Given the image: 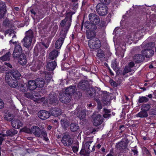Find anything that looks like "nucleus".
<instances>
[{
    "label": "nucleus",
    "instance_id": "obj_31",
    "mask_svg": "<svg viewBox=\"0 0 156 156\" xmlns=\"http://www.w3.org/2000/svg\"><path fill=\"white\" fill-rule=\"evenodd\" d=\"M27 87L30 90H33L35 89L37 87L35 80H30L29 81Z\"/></svg>",
    "mask_w": 156,
    "mask_h": 156
},
{
    "label": "nucleus",
    "instance_id": "obj_11",
    "mask_svg": "<svg viewBox=\"0 0 156 156\" xmlns=\"http://www.w3.org/2000/svg\"><path fill=\"white\" fill-rule=\"evenodd\" d=\"M89 18L91 23L97 27L100 22L99 16L94 13H90L89 15Z\"/></svg>",
    "mask_w": 156,
    "mask_h": 156
},
{
    "label": "nucleus",
    "instance_id": "obj_9",
    "mask_svg": "<svg viewBox=\"0 0 156 156\" xmlns=\"http://www.w3.org/2000/svg\"><path fill=\"white\" fill-rule=\"evenodd\" d=\"M61 141L65 146L69 147L72 144L73 140L70 135L66 134L62 137Z\"/></svg>",
    "mask_w": 156,
    "mask_h": 156
},
{
    "label": "nucleus",
    "instance_id": "obj_21",
    "mask_svg": "<svg viewBox=\"0 0 156 156\" xmlns=\"http://www.w3.org/2000/svg\"><path fill=\"white\" fill-rule=\"evenodd\" d=\"M60 122L62 128L65 130H67L69 126V121L66 119L64 118L61 119Z\"/></svg>",
    "mask_w": 156,
    "mask_h": 156
},
{
    "label": "nucleus",
    "instance_id": "obj_61",
    "mask_svg": "<svg viewBox=\"0 0 156 156\" xmlns=\"http://www.w3.org/2000/svg\"><path fill=\"white\" fill-rule=\"evenodd\" d=\"M39 50L37 47H35L34 49V56H37L38 55Z\"/></svg>",
    "mask_w": 156,
    "mask_h": 156
},
{
    "label": "nucleus",
    "instance_id": "obj_53",
    "mask_svg": "<svg viewBox=\"0 0 156 156\" xmlns=\"http://www.w3.org/2000/svg\"><path fill=\"white\" fill-rule=\"evenodd\" d=\"M99 98H96L95 100H94L96 101L97 103L98 106L97 108L98 109H101L102 108V106L101 105L100 100L99 99Z\"/></svg>",
    "mask_w": 156,
    "mask_h": 156
},
{
    "label": "nucleus",
    "instance_id": "obj_20",
    "mask_svg": "<svg viewBox=\"0 0 156 156\" xmlns=\"http://www.w3.org/2000/svg\"><path fill=\"white\" fill-rule=\"evenodd\" d=\"M133 58V61L136 63L142 62L145 58L144 55L140 54L135 55Z\"/></svg>",
    "mask_w": 156,
    "mask_h": 156
},
{
    "label": "nucleus",
    "instance_id": "obj_18",
    "mask_svg": "<svg viewBox=\"0 0 156 156\" xmlns=\"http://www.w3.org/2000/svg\"><path fill=\"white\" fill-rule=\"evenodd\" d=\"M142 54L147 58H150L154 53V50L151 49H145L141 51Z\"/></svg>",
    "mask_w": 156,
    "mask_h": 156
},
{
    "label": "nucleus",
    "instance_id": "obj_47",
    "mask_svg": "<svg viewBox=\"0 0 156 156\" xmlns=\"http://www.w3.org/2000/svg\"><path fill=\"white\" fill-rule=\"evenodd\" d=\"M151 108L150 105L148 104H145L143 105L141 107V110H144L147 112L149 111Z\"/></svg>",
    "mask_w": 156,
    "mask_h": 156
},
{
    "label": "nucleus",
    "instance_id": "obj_59",
    "mask_svg": "<svg viewBox=\"0 0 156 156\" xmlns=\"http://www.w3.org/2000/svg\"><path fill=\"white\" fill-rule=\"evenodd\" d=\"M109 83L112 86L115 87H116L118 86V84L116 82L114 81L113 80L111 79L109 81Z\"/></svg>",
    "mask_w": 156,
    "mask_h": 156
},
{
    "label": "nucleus",
    "instance_id": "obj_45",
    "mask_svg": "<svg viewBox=\"0 0 156 156\" xmlns=\"http://www.w3.org/2000/svg\"><path fill=\"white\" fill-rule=\"evenodd\" d=\"M3 24L4 26L10 27L12 26V22L9 21L8 19H6L3 22Z\"/></svg>",
    "mask_w": 156,
    "mask_h": 156
},
{
    "label": "nucleus",
    "instance_id": "obj_1",
    "mask_svg": "<svg viewBox=\"0 0 156 156\" xmlns=\"http://www.w3.org/2000/svg\"><path fill=\"white\" fill-rule=\"evenodd\" d=\"M74 12L70 11L68 12H66V17L65 18L62 20L60 22V25L62 27H64V29L69 30L72 22V15L75 13Z\"/></svg>",
    "mask_w": 156,
    "mask_h": 156
},
{
    "label": "nucleus",
    "instance_id": "obj_16",
    "mask_svg": "<svg viewBox=\"0 0 156 156\" xmlns=\"http://www.w3.org/2000/svg\"><path fill=\"white\" fill-rule=\"evenodd\" d=\"M11 125L15 129H19L23 126V123L18 119L14 118L11 122Z\"/></svg>",
    "mask_w": 156,
    "mask_h": 156
},
{
    "label": "nucleus",
    "instance_id": "obj_36",
    "mask_svg": "<svg viewBox=\"0 0 156 156\" xmlns=\"http://www.w3.org/2000/svg\"><path fill=\"white\" fill-rule=\"evenodd\" d=\"M80 155L84 156H89L90 154V151L83 147L80 152Z\"/></svg>",
    "mask_w": 156,
    "mask_h": 156
},
{
    "label": "nucleus",
    "instance_id": "obj_22",
    "mask_svg": "<svg viewBox=\"0 0 156 156\" xmlns=\"http://www.w3.org/2000/svg\"><path fill=\"white\" fill-rule=\"evenodd\" d=\"M6 10L5 3L0 2V18H2L6 14Z\"/></svg>",
    "mask_w": 156,
    "mask_h": 156
},
{
    "label": "nucleus",
    "instance_id": "obj_29",
    "mask_svg": "<svg viewBox=\"0 0 156 156\" xmlns=\"http://www.w3.org/2000/svg\"><path fill=\"white\" fill-rule=\"evenodd\" d=\"M19 63L22 65L23 66L27 63L26 57L24 54H23L18 58Z\"/></svg>",
    "mask_w": 156,
    "mask_h": 156
},
{
    "label": "nucleus",
    "instance_id": "obj_55",
    "mask_svg": "<svg viewBox=\"0 0 156 156\" xmlns=\"http://www.w3.org/2000/svg\"><path fill=\"white\" fill-rule=\"evenodd\" d=\"M14 50L19 51L20 52H22V47L21 45L19 44H17L15 46Z\"/></svg>",
    "mask_w": 156,
    "mask_h": 156
},
{
    "label": "nucleus",
    "instance_id": "obj_43",
    "mask_svg": "<svg viewBox=\"0 0 156 156\" xmlns=\"http://www.w3.org/2000/svg\"><path fill=\"white\" fill-rule=\"evenodd\" d=\"M9 85L11 87L13 88H16L18 86V83L17 80L13 79L11 82L9 83Z\"/></svg>",
    "mask_w": 156,
    "mask_h": 156
},
{
    "label": "nucleus",
    "instance_id": "obj_19",
    "mask_svg": "<svg viewBox=\"0 0 156 156\" xmlns=\"http://www.w3.org/2000/svg\"><path fill=\"white\" fill-rule=\"evenodd\" d=\"M41 129L39 127L34 126L31 128V134H33L36 136L40 137L41 133Z\"/></svg>",
    "mask_w": 156,
    "mask_h": 156
},
{
    "label": "nucleus",
    "instance_id": "obj_37",
    "mask_svg": "<svg viewBox=\"0 0 156 156\" xmlns=\"http://www.w3.org/2000/svg\"><path fill=\"white\" fill-rule=\"evenodd\" d=\"M148 115L147 112L144 110H142L139 112L136 115V117H139L140 118H146L147 117Z\"/></svg>",
    "mask_w": 156,
    "mask_h": 156
},
{
    "label": "nucleus",
    "instance_id": "obj_58",
    "mask_svg": "<svg viewBox=\"0 0 156 156\" xmlns=\"http://www.w3.org/2000/svg\"><path fill=\"white\" fill-rule=\"evenodd\" d=\"M5 81L8 84L10 83H9L11 82L12 80L13 79L12 77L11 76H7L5 77Z\"/></svg>",
    "mask_w": 156,
    "mask_h": 156
},
{
    "label": "nucleus",
    "instance_id": "obj_51",
    "mask_svg": "<svg viewBox=\"0 0 156 156\" xmlns=\"http://www.w3.org/2000/svg\"><path fill=\"white\" fill-rule=\"evenodd\" d=\"M139 98L138 102L140 103L147 102L148 101V99L145 97H139Z\"/></svg>",
    "mask_w": 156,
    "mask_h": 156
},
{
    "label": "nucleus",
    "instance_id": "obj_40",
    "mask_svg": "<svg viewBox=\"0 0 156 156\" xmlns=\"http://www.w3.org/2000/svg\"><path fill=\"white\" fill-rule=\"evenodd\" d=\"M11 55V53L8 52L4 55L0 57L1 60L3 61H9L10 59V56Z\"/></svg>",
    "mask_w": 156,
    "mask_h": 156
},
{
    "label": "nucleus",
    "instance_id": "obj_6",
    "mask_svg": "<svg viewBox=\"0 0 156 156\" xmlns=\"http://www.w3.org/2000/svg\"><path fill=\"white\" fill-rule=\"evenodd\" d=\"M71 97L65 93L64 91L59 93L58 98L60 101L62 103L66 104L70 102Z\"/></svg>",
    "mask_w": 156,
    "mask_h": 156
},
{
    "label": "nucleus",
    "instance_id": "obj_42",
    "mask_svg": "<svg viewBox=\"0 0 156 156\" xmlns=\"http://www.w3.org/2000/svg\"><path fill=\"white\" fill-rule=\"evenodd\" d=\"M25 37L32 39L34 37V33L31 30L27 31L25 33Z\"/></svg>",
    "mask_w": 156,
    "mask_h": 156
},
{
    "label": "nucleus",
    "instance_id": "obj_27",
    "mask_svg": "<svg viewBox=\"0 0 156 156\" xmlns=\"http://www.w3.org/2000/svg\"><path fill=\"white\" fill-rule=\"evenodd\" d=\"M37 87L42 88L44 86L45 81L44 79L41 78H38L35 80Z\"/></svg>",
    "mask_w": 156,
    "mask_h": 156
},
{
    "label": "nucleus",
    "instance_id": "obj_10",
    "mask_svg": "<svg viewBox=\"0 0 156 156\" xmlns=\"http://www.w3.org/2000/svg\"><path fill=\"white\" fill-rule=\"evenodd\" d=\"M79 89L85 91L87 90L90 87V84L88 81L85 80H82L80 81L77 85Z\"/></svg>",
    "mask_w": 156,
    "mask_h": 156
},
{
    "label": "nucleus",
    "instance_id": "obj_13",
    "mask_svg": "<svg viewBox=\"0 0 156 156\" xmlns=\"http://www.w3.org/2000/svg\"><path fill=\"white\" fill-rule=\"evenodd\" d=\"M86 110H83L80 111L79 107H77L75 110L74 114L77 115V116L81 119H83L85 118L86 115Z\"/></svg>",
    "mask_w": 156,
    "mask_h": 156
},
{
    "label": "nucleus",
    "instance_id": "obj_17",
    "mask_svg": "<svg viewBox=\"0 0 156 156\" xmlns=\"http://www.w3.org/2000/svg\"><path fill=\"white\" fill-rule=\"evenodd\" d=\"M76 90V87L75 86H70L67 87L64 91L65 93L67 94L72 97Z\"/></svg>",
    "mask_w": 156,
    "mask_h": 156
},
{
    "label": "nucleus",
    "instance_id": "obj_63",
    "mask_svg": "<svg viewBox=\"0 0 156 156\" xmlns=\"http://www.w3.org/2000/svg\"><path fill=\"white\" fill-rule=\"evenodd\" d=\"M149 114L152 115H156V108L151 109L150 111Z\"/></svg>",
    "mask_w": 156,
    "mask_h": 156
},
{
    "label": "nucleus",
    "instance_id": "obj_7",
    "mask_svg": "<svg viewBox=\"0 0 156 156\" xmlns=\"http://www.w3.org/2000/svg\"><path fill=\"white\" fill-rule=\"evenodd\" d=\"M128 143V140H126V141H121L117 144L116 147L121 152H126L127 151L129 150L127 148Z\"/></svg>",
    "mask_w": 156,
    "mask_h": 156
},
{
    "label": "nucleus",
    "instance_id": "obj_3",
    "mask_svg": "<svg viewBox=\"0 0 156 156\" xmlns=\"http://www.w3.org/2000/svg\"><path fill=\"white\" fill-rule=\"evenodd\" d=\"M47 101L51 105L55 106L58 105L59 103L58 94L53 92H51L48 96Z\"/></svg>",
    "mask_w": 156,
    "mask_h": 156
},
{
    "label": "nucleus",
    "instance_id": "obj_46",
    "mask_svg": "<svg viewBox=\"0 0 156 156\" xmlns=\"http://www.w3.org/2000/svg\"><path fill=\"white\" fill-rule=\"evenodd\" d=\"M68 30L64 29L60 32V35L61 37L60 38H63V41H64V39L66 37Z\"/></svg>",
    "mask_w": 156,
    "mask_h": 156
},
{
    "label": "nucleus",
    "instance_id": "obj_50",
    "mask_svg": "<svg viewBox=\"0 0 156 156\" xmlns=\"http://www.w3.org/2000/svg\"><path fill=\"white\" fill-rule=\"evenodd\" d=\"M132 69L129 66H125L122 72V75L124 76L126 74L132 71Z\"/></svg>",
    "mask_w": 156,
    "mask_h": 156
},
{
    "label": "nucleus",
    "instance_id": "obj_23",
    "mask_svg": "<svg viewBox=\"0 0 156 156\" xmlns=\"http://www.w3.org/2000/svg\"><path fill=\"white\" fill-rule=\"evenodd\" d=\"M11 76L14 79L17 80L20 79L21 74L16 69H12L10 71Z\"/></svg>",
    "mask_w": 156,
    "mask_h": 156
},
{
    "label": "nucleus",
    "instance_id": "obj_15",
    "mask_svg": "<svg viewBox=\"0 0 156 156\" xmlns=\"http://www.w3.org/2000/svg\"><path fill=\"white\" fill-rule=\"evenodd\" d=\"M50 115L57 117L60 115L62 114L61 110L58 108H52L49 110Z\"/></svg>",
    "mask_w": 156,
    "mask_h": 156
},
{
    "label": "nucleus",
    "instance_id": "obj_52",
    "mask_svg": "<svg viewBox=\"0 0 156 156\" xmlns=\"http://www.w3.org/2000/svg\"><path fill=\"white\" fill-rule=\"evenodd\" d=\"M92 142V141H89L88 142H87L85 144L83 147L85 148L86 149H87V150H89V151H90V144H91Z\"/></svg>",
    "mask_w": 156,
    "mask_h": 156
},
{
    "label": "nucleus",
    "instance_id": "obj_64",
    "mask_svg": "<svg viewBox=\"0 0 156 156\" xmlns=\"http://www.w3.org/2000/svg\"><path fill=\"white\" fill-rule=\"evenodd\" d=\"M97 26H99L101 28H104L106 26V23L103 21H101L100 24H99Z\"/></svg>",
    "mask_w": 156,
    "mask_h": 156
},
{
    "label": "nucleus",
    "instance_id": "obj_44",
    "mask_svg": "<svg viewBox=\"0 0 156 156\" xmlns=\"http://www.w3.org/2000/svg\"><path fill=\"white\" fill-rule=\"evenodd\" d=\"M134 33H132L130 34L127 35L126 39V41L127 42L131 43V42L133 41L134 40L133 36H134Z\"/></svg>",
    "mask_w": 156,
    "mask_h": 156
},
{
    "label": "nucleus",
    "instance_id": "obj_54",
    "mask_svg": "<svg viewBox=\"0 0 156 156\" xmlns=\"http://www.w3.org/2000/svg\"><path fill=\"white\" fill-rule=\"evenodd\" d=\"M25 97L28 98H32L33 97V94L31 92L24 93L23 95Z\"/></svg>",
    "mask_w": 156,
    "mask_h": 156
},
{
    "label": "nucleus",
    "instance_id": "obj_35",
    "mask_svg": "<svg viewBox=\"0 0 156 156\" xmlns=\"http://www.w3.org/2000/svg\"><path fill=\"white\" fill-rule=\"evenodd\" d=\"M43 63L41 62H39L38 64H34V65L31 67L30 69L32 71H36L37 70L40 69L41 68V66L42 65Z\"/></svg>",
    "mask_w": 156,
    "mask_h": 156
},
{
    "label": "nucleus",
    "instance_id": "obj_49",
    "mask_svg": "<svg viewBox=\"0 0 156 156\" xmlns=\"http://www.w3.org/2000/svg\"><path fill=\"white\" fill-rule=\"evenodd\" d=\"M22 51L20 52L19 51L14 50L13 53L12 55L14 58H17L21 55L23 54L22 53Z\"/></svg>",
    "mask_w": 156,
    "mask_h": 156
},
{
    "label": "nucleus",
    "instance_id": "obj_8",
    "mask_svg": "<svg viewBox=\"0 0 156 156\" xmlns=\"http://www.w3.org/2000/svg\"><path fill=\"white\" fill-rule=\"evenodd\" d=\"M102 96V101L104 106H109L111 103V97L106 91H103L101 93Z\"/></svg>",
    "mask_w": 156,
    "mask_h": 156
},
{
    "label": "nucleus",
    "instance_id": "obj_2",
    "mask_svg": "<svg viewBox=\"0 0 156 156\" xmlns=\"http://www.w3.org/2000/svg\"><path fill=\"white\" fill-rule=\"evenodd\" d=\"M88 90H87L86 94L90 97L93 98L95 100L96 98H100L101 97V91L99 90H96L93 87H89Z\"/></svg>",
    "mask_w": 156,
    "mask_h": 156
},
{
    "label": "nucleus",
    "instance_id": "obj_25",
    "mask_svg": "<svg viewBox=\"0 0 156 156\" xmlns=\"http://www.w3.org/2000/svg\"><path fill=\"white\" fill-rule=\"evenodd\" d=\"M59 52L58 51L54 49L50 53L48 58L51 60H53L55 59L58 56Z\"/></svg>",
    "mask_w": 156,
    "mask_h": 156
},
{
    "label": "nucleus",
    "instance_id": "obj_14",
    "mask_svg": "<svg viewBox=\"0 0 156 156\" xmlns=\"http://www.w3.org/2000/svg\"><path fill=\"white\" fill-rule=\"evenodd\" d=\"M103 119V118L101 115L98 114L93 119V125L96 126L100 125L102 123Z\"/></svg>",
    "mask_w": 156,
    "mask_h": 156
},
{
    "label": "nucleus",
    "instance_id": "obj_60",
    "mask_svg": "<svg viewBox=\"0 0 156 156\" xmlns=\"http://www.w3.org/2000/svg\"><path fill=\"white\" fill-rule=\"evenodd\" d=\"M104 5H108L111 3L110 0H99Z\"/></svg>",
    "mask_w": 156,
    "mask_h": 156
},
{
    "label": "nucleus",
    "instance_id": "obj_4",
    "mask_svg": "<svg viewBox=\"0 0 156 156\" xmlns=\"http://www.w3.org/2000/svg\"><path fill=\"white\" fill-rule=\"evenodd\" d=\"M88 45L90 48L96 50L100 48L101 43L99 39L94 37L89 41Z\"/></svg>",
    "mask_w": 156,
    "mask_h": 156
},
{
    "label": "nucleus",
    "instance_id": "obj_30",
    "mask_svg": "<svg viewBox=\"0 0 156 156\" xmlns=\"http://www.w3.org/2000/svg\"><path fill=\"white\" fill-rule=\"evenodd\" d=\"M32 40L25 37L23 40L24 46L27 48L30 47L31 44Z\"/></svg>",
    "mask_w": 156,
    "mask_h": 156
},
{
    "label": "nucleus",
    "instance_id": "obj_57",
    "mask_svg": "<svg viewBox=\"0 0 156 156\" xmlns=\"http://www.w3.org/2000/svg\"><path fill=\"white\" fill-rule=\"evenodd\" d=\"M136 146L133 147L131 151L133 152L134 156H137L138 155V152L137 151V149L136 148Z\"/></svg>",
    "mask_w": 156,
    "mask_h": 156
},
{
    "label": "nucleus",
    "instance_id": "obj_12",
    "mask_svg": "<svg viewBox=\"0 0 156 156\" xmlns=\"http://www.w3.org/2000/svg\"><path fill=\"white\" fill-rule=\"evenodd\" d=\"M38 117L41 119L45 120L49 118L50 115L49 112L44 110H41L38 113Z\"/></svg>",
    "mask_w": 156,
    "mask_h": 156
},
{
    "label": "nucleus",
    "instance_id": "obj_48",
    "mask_svg": "<svg viewBox=\"0 0 156 156\" xmlns=\"http://www.w3.org/2000/svg\"><path fill=\"white\" fill-rule=\"evenodd\" d=\"M96 56L99 58H103L105 56L104 51L101 49L98 50Z\"/></svg>",
    "mask_w": 156,
    "mask_h": 156
},
{
    "label": "nucleus",
    "instance_id": "obj_39",
    "mask_svg": "<svg viewBox=\"0 0 156 156\" xmlns=\"http://www.w3.org/2000/svg\"><path fill=\"white\" fill-rule=\"evenodd\" d=\"M155 45V44L154 42H151L145 44L143 47L144 49H151Z\"/></svg>",
    "mask_w": 156,
    "mask_h": 156
},
{
    "label": "nucleus",
    "instance_id": "obj_24",
    "mask_svg": "<svg viewBox=\"0 0 156 156\" xmlns=\"http://www.w3.org/2000/svg\"><path fill=\"white\" fill-rule=\"evenodd\" d=\"M84 26L87 29L90 30V31H93L96 30L97 27L95 25H94L91 23L90 22L86 21L84 23Z\"/></svg>",
    "mask_w": 156,
    "mask_h": 156
},
{
    "label": "nucleus",
    "instance_id": "obj_56",
    "mask_svg": "<svg viewBox=\"0 0 156 156\" xmlns=\"http://www.w3.org/2000/svg\"><path fill=\"white\" fill-rule=\"evenodd\" d=\"M22 131L27 133L31 134V129H30L27 127H24L22 129Z\"/></svg>",
    "mask_w": 156,
    "mask_h": 156
},
{
    "label": "nucleus",
    "instance_id": "obj_26",
    "mask_svg": "<svg viewBox=\"0 0 156 156\" xmlns=\"http://www.w3.org/2000/svg\"><path fill=\"white\" fill-rule=\"evenodd\" d=\"M57 66L55 61L48 62L47 65V69L49 71H53Z\"/></svg>",
    "mask_w": 156,
    "mask_h": 156
},
{
    "label": "nucleus",
    "instance_id": "obj_34",
    "mask_svg": "<svg viewBox=\"0 0 156 156\" xmlns=\"http://www.w3.org/2000/svg\"><path fill=\"white\" fill-rule=\"evenodd\" d=\"M18 87L17 88L18 89L24 93L27 92L28 90V87L27 85L25 86L23 84H19Z\"/></svg>",
    "mask_w": 156,
    "mask_h": 156
},
{
    "label": "nucleus",
    "instance_id": "obj_32",
    "mask_svg": "<svg viewBox=\"0 0 156 156\" xmlns=\"http://www.w3.org/2000/svg\"><path fill=\"white\" fill-rule=\"evenodd\" d=\"M42 76L45 77V80L49 82L51 79L52 76L49 72L46 71L43 72L41 73Z\"/></svg>",
    "mask_w": 156,
    "mask_h": 156
},
{
    "label": "nucleus",
    "instance_id": "obj_28",
    "mask_svg": "<svg viewBox=\"0 0 156 156\" xmlns=\"http://www.w3.org/2000/svg\"><path fill=\"white\" fill-rule=\"evenodd\" d=\"M69 128L71 132H77L79 129L80 127L77 123L72 122L69 125Z\"/></svg>",
    "mask_w": 156,
    "mask_h": 156
},
{
    "label": "nucleus",
    "instance_id": "obj_5",
    "mask_svg": "<svg viewBox=\"0 0 156 156\" xmlns=\"http://www.w3.org/2000/svg\"><path fill=\"white\" fill-rule=\"evenodd\" d=\"M106 5L102 3H99L97 5L96 11L100 16H104L107 13L108 7Z\"/></svg>",
    "mask_w": 156,
    "mask_h": 156
},
{
    "label": "nucleus",
    "instance_id": "obj_41",
    "mask_svg": "<svg viewBox=\"0 0 156 156\" xmlns=\"http://www.w3.org/2000/svg\"><path fill=\"white\" fill-rule=\"evenodd\" d=\"M4 118L5 120L8 121H11V122L14 118L12 114L8 113L4 115Z\"/></svg>",
    "mask_w": 156,
    "mask_h": 156
},
{
    "label": "nucleus",
    "instance_id": "obj_62",
    "mask_svg": "<svg viewBox=\"0 0 156 156\" xmlns=\"http://www.w3.org/2000/svg\"><path fill=\"white\" fill-rule=\"evenodd\" d=\"M94 32L93 31H91L90 32L87 33V38L89 39L93 37L94 36L92 34Z\"/></svg>",
    "mask_w": 156,
    "mask_h": 156
},
{
    "label": "nucleus",
    "instance_id": "obj_33",
    "mask_svg": "<svg viewBox=\"0 0 156 156\" xmlns=\"http://www.w3.org/2000/svg\"><path fill=\"white\" fill-rule=\"evenodd\" d=\"M17 133L18 131L13 128L11 129L6 132L7 135L9 136H13Z\"/></svg>",
    "mask_w": 156,
    "mask_h": 156
},
{
    "label": "nucleus",
    "instance_id": "obj_38",
    "mask_svg": "<svg viewBox=\"0 0 156 156\" xmlns=\"http://www.w3.org/2000/svg\"><path fill=\"white\" fill-rule=\"evenodd\" d=\"M63 39V38H59L55 44V48L57 49H59L60 48L64 41Z\"/></svg>",
    "mask_w": 156,
    "mask_h": 156
}]
</instances>
